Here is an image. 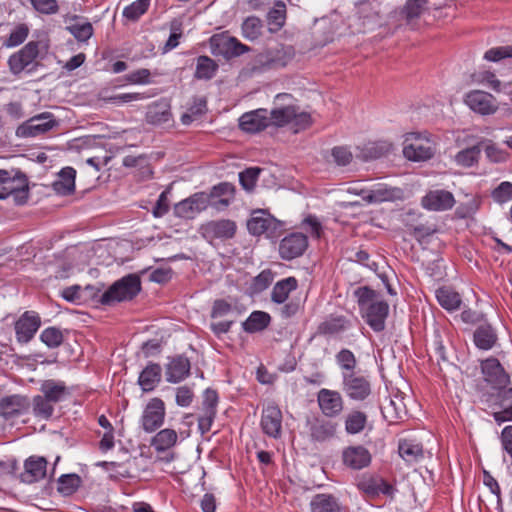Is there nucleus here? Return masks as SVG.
<instances>
[{"label":"nucleus","instance_id":"obj_1","mask_svg":"<svg viewBox=\"0 0 512 512\" xmlns=\"http://www.w3.org/2000/svg\"><path fill=\"white\" fill-rule=\"evenodd\" d=\"M353 294L365 323L376 333L384 331L389 315V304L369 286H360Z\"/></svg>","mask_w":512,"mask_h":512},{"label":"nucleus","instance_id":"obj_2","mask_svg":"<svg viewBox=\"0 0 512 512\" xmlns=\"http://www.w3.org/2000/svg\"><path fill=\"white\" fill-rule=\"evenodd\" d=\"M268 114L271 127L276 129L289 127L294 134L309 129L314 122L311 113L301 110L295 104L276 106Z\"/></svg>","mask_w":512,"mask_h":512},{"label":"nucleus","instance_id":"obj_3","mask_svg":"<svg viewBox=\"0 0 512 512\" xmlns=\"http://www.w3.org/2000/svg\"><path fill=\"white\" fill-rule=\"evenodd\" d=\"M28 195V180L25 175H12L6 170H0V199L11 196L17 205H23L27 202Z\"/></svg>","mask_w":512,"mask_h":512},{"label":"nucleus","instance_id":"obj_4","mask_svg":"<svg viewBox=\"0 0 512 512\" xmlns=\"http://www.w3.org/2000/svg\"><path fill=\"white\" fill-rule=\"evenodd\" d=\"M39 55V43L30 41L20 50L11 54L8 58V67L11 74L19 76L23 72L31 73L36 70Z\"/></svg>","mask_w":512,"mask_h":512},{"label":"nucleus","instance_id":"obj_5","mask_svg":"<svg viewBox=\"0 0 512 512\" xmlns=\"http://www.w3.org/2000/svg\"><path fill=\"white\" fill-rule=\"evenodd\" d=\"M341 388L346 397L355 402H364L372 395L370 378L360 371L342 376Z\"/></svg>","mask_w":512,"mask_h":512},{"label":"nucleus","instance_id":"obj_6","mask_svg":"<svg viewBox=\"0 0 512 512\" xmlns=\"http://www.w3.org/2000/svg\"><path fill=\"white\" fill-rule=\"evenodd\" d=\"M403 148V155L410 161L420 162L431 159L436 152V144L430 134L411 133Z\"/></svg>","mask_w":512,"mask_h":512},{"label":"nucleus","instance_id":"obj_7","mask_svg":"<svg viewBox=\"0 0 512 512\" xmlns=\"http://www.w3.org/2000/svg\"><path fill=\"white\" fill-rule=\"evenodd\" d=\"M319 410L328 419L338 418L344 411V398L338 390L322 388L316 395Z\"/></svg>","mask_w":512,"mask_h":512},{"label":"nucleus","instance_id":"obj_8","mask_svg":"<svg viewBox=\"0 0 512 512\" xmlns=\"http://www.w3.org/2000/svg\"><path fill=\"white\" fill-rule=\"evenodd\" d=\"M31 407L27 396L13 394L0 399V416L13 423L16 419L26 415Z\"/></svg>","mask_w":512,"mask_h":512},{"label":"nucleus","instance_id":"obj_9","mask_svg":"<svg viewBox=\"0 0 512 512\" xmlns=\"http://www.w3.org/2000/svg\"><path fill=\"white\" fill-rule=\"evenodd\" d=\"M58 125V121L50 112H43L28 119L21 125L17 134L23 137L40 136Z\"/></svg>","mask_w":512,"mask_h":512},{"label":"nucleus","instance_id":"obj_10","mask_svg":"<svg viewBox=\"0 0 512 512\" xmlns=\"http://www.w3.org/2000/svg\"><path fill=\"white\" fill-rule=\"evenodd\" d=\"M308 248V237L300 232H292L281 239L279 243V256L281 259L291 261L301 257Z\"/></svg>","mask_w":512,"mask_h":512},{"label":"nucleus","instance_id":"obj_11","mask_svg":"<svg viewBox=\"0 0 512 512\" xmlns=\"http://www.w3.org/2000/svg\"><path fill=\"white\" fill-rule=\"evenodd\" d=\"M41 326L39 313L33 310L25 311L15 322L16 339L21 344L29 343Z\"/></svg>","mask_w":512,"mask_h":512},{"label":"nucleus","instance_id":"obj_12","mask_svg":"<svg viewBox=\"0 0 512 512\" xmlns=\"http://www.w3.org/2000/svg\"><path fill=\"white\" fill-rule=\"evenodd\" d=\"M464 103L475 113L486 116L498 110L495 97L482 90H472L465 94Z\"/></svg>","mask_w":512,"mask_h":512},{"label":"nucleus","instance_id":"obj_13","mask_svg":"<svg viewBox=\"0 0 512 512\" xmlns=\"http://www.w3.org/2000/svg\"><path fill=\"white\" fill-rule=\"evenodd\" d=\"M236 230V223L230 219L208 221L200 228L202 236L209 241L231 239L235 236Z\"/></svg>","mask_w":512,"mask_h":512},{"label":"nucleus","instance_id":"obj_14","mask_svg":"<svg viewBox=\"0 0 512 512\" xmlns=\"http://www.w3.org/2000/svg\"><path fill=\"white\" fill-rule=\"evenodd\" d=\"M219 402L218 393L213 389H206L203 394L202 413L198 417V429L202 435L211 430L217 414Z\"/></svg>","mask_w":512,"mask_h":512},{"label":"nucleus","instance_id":"obj_15","mask_svg":"<svg viewBox=\"0 0 512 512\" xmlns=\"http://www.w3.org/2000/svg\"><path fill=\"white\" fill-rule=\"evenodd\" d=\"M210 46L214 54L225 57L239 56L249 50L237 38L225 34H215L210 38Z\"/></svg>","mask_w":512,"mask_h":512},{"label":"nucleus","instance_id":"obj_16","mask_svg":"<svg viewBox=\"0 0 512 512\" xmlns=\"http://www.w3.org/2000/svg\"><path fill=\"white\" fill-rule=\"evenodd\" d=\"M442 8V4L431 3L429 0H407L401 10V15L406 24L412 28H416L418 20L429 13L430 10H438Z\"/></svg>","mask_w":512,"mask_h":512},{"label":"nucleus","instance_id":"obj_17","mask_svg":"<svg viewBox=\"0 0 512 512\" xmlns=\"http://www.w3.org/2000/svg\"><path fill=\"white\" fill-rule=\"evenodd\" d=\"M481 372L484 380L494 388L506 387L510 383L509 374L495 357H489L481 362Z\"/></svg>","mask_w":512,"mask_h":512},{"label":"nucleus","instance_id":"obj_18","mask_svg":"<svg viewBox=\"0 0 512 512\" xmlns=\"http://www.w3.org/2000/svg\"><path fill=\"white\" fill-rule=\"evenodd\" d=\"M271 127L268 110L259 108L242 114L239 118V128L248 134H257Z\"/></svg>","mask_w":512,"mask_h":512},{"label":"nucleus","instance_id":"obj_19","mask_svg":"<svg viewBox=\"0 0 512 512\" xmlns=\"http://www.w3.org/2000/svg\"><path fill=\"white\" fill-rule=\"evenodd\" d=\"M278 228V221L266 210H254L247 222V229L254 236L272 235Z\"/></svg>","mask_w":512,"mask_h":512},{"label":"nucleus","instance_id":"obj_20","mask_svg":"<svg viewBox=\"0 0 512 512\" xmlns=\"http://www.w3.org/2000/svg\"><path fill=\"white\" fill-rule=\"evenodd\" d=\"M165 404L160 398H152L146 405L141 418L142 427L147 432L158 429L165 419Z\"/></svg>","mask_w":512,"mask_h":512},{"label":"nucleus","instance_id":"obj_21","mask_svg":"<svg viewBox=\"0 0 512 512\" xmlns=\"http://www.w3.org/2000/svg\"><path fill=\"white\" fill-rule=\"evenodd\" d=\"M207 209V197L205 192H197L190 197L178 202L174 206L176 217L193 219L198 213Z\"/></svg>","mask_w":512,"mask_h":512},{"label":"nucleus","instance_id":"obj_22","mask_svg":"<svg viewBox=\"0 0 512 512\" xmlns=\"http://www.w3.org/2000/svg\"><path fill=\"white\" fill-rule=\"evenodd\" d=\"M260 425L265 435L274 439L281 437L282 412L276 404L271 403L263 408Z\"/></svg>","mask_w":512,"mask_h":512},{"label":"nucleus","instance_id":"obj_23","mask_svg":"<svg viewBox=\"0 0 512 512\" xmlns=\"http://www.w3.org/2000/svg\"><path fill=\"white\" fill-rule=\"evenodd\" d=\"M207 208L210 206L218 211L226 209L234 200L235 187L228 182H221L213 186L209 193H206Z\"/></svg>","mask_w":512,"mask_h":512},{"label":"nucleus","instance_id":"obj_24","mask_svg":"<svg viewBox=\"0 0 512 512\" xmlns=\"http://www.w3.org/2000/svg\"><path fill=\"white\" fill-rule=\"evenodd\" d=\"M178 435L173 429H162L156 433L151 439V446L158 452H165L164 456H159L158 460L165 463H170L174 460V453L171 449L177 443Z\"/></svg>","mask_w":512,"mask_h":512},{"label":"nucleus","instance_id":"obj_25","mask_svg":"<svg viewBox=\"0 0 512 512\" xmlns=\"http://www.w3.org/2000/svg\"><path fill=\"white\" fill-rule=\"evenodd\" d=\"M357 488L371 498H375L380 494L393 497L396 488L385 479L378 476H364L358 483Z\"/></svg>","mask_w":512,"mask_h":512},{"label":"nucleus","instance_id":"obj_26","mask_svg":"<svg viewBox=\"0 0 512 512\" xmlns=\"http://www.w3.org/2000/svg\"><path fill=\"white\" fill-rule=\"evenodd\" d=\"M342 462L351 470H361L368 467L372 461L370 451L362 445H351L343 449Z\"/></svg>","mask_w":512,"mask_h":512},{"label":"nucleus","instance_id":"obj_27","mask_svg":"<svg viewBox=\"0 0 512 512\" xmlns=\"http://www.w3.org/2000/svg\"><path fill=\"white\" fill-rule=\"evenodd\" d=\"M421 205L428 211H446L455 205V198L447 190H430L422 197Z\"/></svg>","mask_w":512,"mask_h":512},{"label":"nucleus","instance_id":"obj_28","mask_svg":"<svg viewBox=\"0 0 512 512\" xmlns=\"http://www.w3.org/2000/svg\"><path fill=\"white\" fill-rule=\"evenodd\" d=\"M363 200L368 203H382L395 201L402 196V190L397 187H391L384 183L376 184L369 190L361 192Z\"/></svg>","mask_w":512,"mask_h":512},{"label":"nucleus","instance_id":"obj_29","mask_svg":"<svg viewBox=\"0 0 512 512\" xmlns=\"http://www.w3.org/2000/svg\"><path fill=\"white\" fill-rule=\"evenodd\" d=\"M128 296V275L114 282L98 299V302L104 306H113Z\"/></svg>","mask_w":512,"mask_h":512},{"label":"nucleus","instance_id":"obj_30","mask_svg":"<svg viewBox=\"0 0 512 512\" xmlns=\"http://www.w3.org/2000/svg\"><path fill=\"white\" fill-rule=\"evenodd\" d=\"M294 57V49L291 46L281 45L274 49H268L264 55L263 65L271 69L283 68Z\"/></svg>","mask_w":512,"mask_h":512},{"label":"nucleus","instance_id":"obj_31","mask_svg":"<svg viewBox=\"0 0 512 512\" xmlns=\"http://www.w3.org/2000/svg\"><path fill=\"white\" fill-rule=\"evenodd\" d=\"M190 373V361L185 356L172 358L166 367V380L170 383H178L184 380Z\"/></svg>","mask_w":512,"mask_h":512},{"label":"nucleus","instance_id":"obj_32","mask_svg":"<svg viewBox=\"0 0 512 512\" xmlns=\"http://www.w3.org/2000/svg\"><path fill=\"white\" fill-rule=\"evenodd\" d=\"M309 431L312 440L317 442H325L335 436L337 431V423L330 421L328 418H316L310 424Z\"/></svg>","mask_w":512,"mask_h":512},{"label":"nucleus","instance_id":"obj_33","mask_svg":"<svg viewBox=\"0 0 512 512\" xmlns=\"http://www.w3.org/2000/svg\"><path fill=\"white\" fill-rule=\"evenodd\" d=\"M310 512H341L342 506L336 496L329 493L314 495L309 504Z\"/></svg>","mask_w":512,"mask_h":512},{"label":"nucleus","instance_id":"obj_34","mask_svg":"<svg viewBox=\"0 0 512 512\" xmlns=\"http://www.w3.org/2000/svg\"><path fill=\"white\" fill-rule=\"evenodd\" d=\"M24 478L27 482H36L46 475L47 460L44 457L31 456L24 463Z\"/></svg>","mask_w":512,"mask_h":512},{"label":"nucleus","instance_id":"obj_35","mask_svg":"<svg viewBox=\"0 0 512 512\" xmlns=\"http://www.w3.org/2000/svg\"><path fill=\"white\" fill-rule=\"evenodd\" d=\"M351 326L345 316H331L318 325L317 333L325 336H334L343 333Z\"/></svg>","mask_w":512,"mask_h":512},{"label":"nucleus","instance_id":"obj_36","mask_svg":"<svg viewBox=\"0 0 512 512\" xmlns=\"http://www.w3.org/2000/svg\"><path fill=\"white\" fill-rule=\"evenodd\" d=\"M439 305L448 312L456 311L462 304V298L458 292L448 286H442L435 292Z\"/></svg>","mask_w":512,"mask_h":512},{"label":"nucleus","instance_id":"obj_37","mask_svg":"<svg viewBox=\"0 0 512 512\" xmlns=\"http://www.w3.org/2000/svg\"><path fill=\"white\" fill-rule=\"evenodd\" d=\"M76 170L72 167H64L58 174V179L53 183L54 191L59 195H69L75 191Z\"/></svg>","mask_w":512,"mask_h":512},{"label":"nucleus","instance_id":"obj_38","mask_svg":"<svg viewBox=\"0 0 512 512\" xmlns=\"http://www.w3.org/2000/svg\"><path fill=\"white\" fill-rule=\"evenodd\" d=\"M368 424V415L359 409H352L344 419L345 431L349 435L362 433Z\"/></svg>","mask_w":512,"mask_h":512},{"label":"nucleus","instance_id":"obj_39","mask_svg":"<svg viewBox=\"0 0 512 512\" xmlns=\"http://www.w3.org/2000/svg\"><path fill=\"white\" fill-rule=\"evenodd\" d=\"M153 169L146 156H139L134 159H130V176L136 182H143L153 177Z\"/></svg>","mask_w":512,"mask_h":512},{"label":"nucleus","instance_id":"obj_40","mask_svg":"<svg viewBox=\"0 0 512 512\" xmlns=\"http://www.w3.org/2000/svg\"><path fill=\"white\" fill-rule=\"evenodd\" d=\"M473 341L477 348L490 350L497 341V334L491 325H480L473 334Z\"/></svg>","mask_w":512,"mask_h":512},{"label":"nucleus","instance_id":"obj_41","mask_svg":"<svg viewBox=\"0 0 512 512\" xmlns=\"http://www.w3.org/2000/svg\"><path fill=\"white\" fill-rule=\"evenodd\" d=\"M271 322V316L264 311H253L242 323V329L247 333H256L265 330Z\"/></svg>","mask_w":512,"mask_h":512},{"label":"nucleus","instance_id":"obj_42","mask_svg":"<svg viewBox=\"0 0 512 512\" xmlns=\"http://www.w3.org/2000/svg\"><path fill=\"white\" fill-rule=\"evenodd\" d=\"M391 150L392 144L388 141L368 142L361 148L359 157L364 161H369L385 156Z\"/></svg>","mask_w":512,"mask_h":512},{"label":"nucleus","instance_id":"obj_43","mask_svg":"<svg viewBox=\"0 0 512 512\" xmlns=\"http://www.w3.org/2000/svg\"><path fill=\"white\" fill-rule=\"evenodd\" d=\"M161 380V367L159 364H150L140 373L138 383L144 392L154 390Z\"/></svg>","mask_w":512,"mask_h":512},{"label":"nucleus","instance_id":"obj_44","mask_svg":"<svg viewBox=\"0 0 512 512\" xmlns=\"http://www.w3.org/2000/svg\"><path fill=\"white\" fill-rule=\"evenodd\" d=\"M298 282L294 277L282 279L274 285L271 292V300L277 304H283L288 299L290 293L297 289Z\"/></svg>","mask_w":512,"mask_h":512},{"label":"nucleus","instance_id":"obj_45","mask_svg":"<svg viewBox=\"0 0 512 512\" xmlns=\"http://www.w3.org/2000/svg\"><path fill=\"white\" fill-rule=\"evenodd\" d=\"M218 67L215 60L209 56L201 55L196 59L194 78L197 80H210L216 75Z\"/></svg>","mask_w":512,"mask_h":512},{"label":"nucleus","instance_id":"obj_46","mask_svg":"<svg viewBox=\"0 0 512 512\" xmlns=\"http://www.w3.org/2000/svg\"><path fill=\"white\" fill-rule=\"evenodd\" d=\"M481 155V144L462 149L454 156V161L458 166L469 168L476 165Z\"/></svg>","mask_w":512,"mask_h":512},{"label":"nucleus","instance_id":"obj_47","mask_svg":"<svg viewBox=\"0 0 512 512\" xmlns=\"http://www.w3.org/2000/svg\"><path fill=\"white\" fill-rule=\"evenodd\" d=\"M207 112V99L206 97H194L188 110L181 116V122L184 125L191 124L196 118L204 115Z\"/></svg>","mask_w":512,"mask_h":512},{"label":"nucleus","instance_id":"obj_48","mask_svg":"<svg viewBox=\"0 0 512 512\" xmlns=\"http://www.w3.org/2000/svg\"><path fill=\"white\" fill-rule=\"evenodd\" d=\"M399 455L406 462H415L423 457V447L421 444L412 440H402L398 446Z\"/></svg>","mask_w":512,"mask_h":512},{"label":"nucleus","instance_id":"obj_49","mask_svg":"<svg viewBox=\"0 0 512 512\" xmlns=\"http://www.w3.org/2000/svg\"><path fill=\"white\" fill-rule=\"evenodd\" d=\"M170 117V107L165 102H159L150 105L146 113L147 121L151 124H161L168 122Z\"/></svg>","mask_w":512,"mask_h":512},{"label":"nucleus","instance_id":"obj_50","mask_svg":"<svg viewBox=\"0 0 512 512\" xmlns=\"http://www.w3.org/2000/svg\"><path fill=\"white\" fill-rule=\"evenodd\" d=\"M335 360L341 370V377L349 373L357 372V359L355 354L347 349H341L336 355Z\"/></svg>","mask_w":512,"mask_h":512},{"label":"nucleus","instance_id":"obj_51","mask_svg":"<svg viewBox=\"0 0 512 512\" xmlns=\"http://www.w3.org/2000/svg\"><path fill=\"white\" fill-rule=\"evenodd\" d=\"M286 19V5L283 1H276L274 6L270 9L267 14L268 24L271 26V31L280 30L284 24Z\"/></svg>","mask_w":512,"mask_h":512},{"label":"nucleus","instance_id":"obj_52","mask_svg":"<svg viewBox=\"0 0 512 512\" xmlns=\"http://www.w3.org/2000/svg\"><path fill=\"white\" fill-rule=\"evenodd\" d=\"M41 391L50 401L57 403L66 394V386L64 382L46 380L41 385Z\"/></svg>","mask_w":512,"mask_h":512},{"label":"nucleus","instance_id":"obj_53","mask_svg":"<svg viewBox=\"0 0 512 512\" xmlns=\"http://www.w3.org/2000/svg\"><path fill=\"white\" fill-rule=\"evenodd\" d=\"M471 81L475 84L486 85L495 92L502 89L501 81L496 77L495 73L489 70L475 72L471 75Z\"/></svg>","mask_w":512,"mask_h":512},{"label":"nucleus","instance_id":"obj_54","mask_svg":"<svg viewBox=\"0 0 512 512\" xmlns=\"http://www.w3.org/2000/svg\"><path fill=\"white\" fill-rule=\"evenodd\" d=\"M481 147L483 146L487 159L493 163H503L509 158V153L498 147L492 140H482L480 142Z\"/></svg>","mask_w":512,"mask_h":512},{"label":"nucleus","instance_id":"obj_55","mask_svg":"<svg viewBox=\"0 0 512 512\" xmlns=\"http://www.w3.org/2000/svg\"><path fill=\"white\" fill-rule=\"evenodd\" d=\"M274 274L270 269L262 270L257 276H255L250 285L249 291L252 295L260 294L265 291L273 282Z\"/></svg>","mask_w":512,"mask_h":512},{"label":"nucleus","instance_id":"obj_56","mask_svg":"<svg viewBox=\"0 0 512 512\" xmlns=\"http://www.w3.org/2000/svg\"><path fill=\"white\" fill-rule=\"evenodd\" d=\"M30 28L26 23L17 24L4 40L3 45L12 48L21 45L27 39Z\"/></svg>","mask_w":512,"mask_h":512},{"label":"nucleus","instance_id":"obj_57","mask_svg":"<svg viewBox=\"0 0 512 512\" xmlns=\"http://www.w3.org/2000/svg\"><path fill=\"white\" fill-rule=\"evenodd\" d=\"M262 21L256 16L247 17L242 23V36L250 41H254L262 33Z\"/></svg>","mask_w":512,"mask_h":512},{"label":"nucleus","instance_id":"obj_58","mask_svg":"<svg viewBox=\"0 0 512 512\" xmlns=\"http://www.w3.org/2000/svg\"><path fill=\"white\" fill-rule=\"evenodd\" d=\"M358 18L370 22L379 17L378 3L375 0H363L357 4Z\"/></svg>","mask_w":512,"mask_h":512},{"label":"nucleus","instance_id":"obj_59","mask_svg":"<svg viewBox=\"0 0 512 512\" xmlns=\"http://www.w3.org/2000/svg\"><path fill=\"white\" fill-rule=\"evenodd\" d=\"M40 340L48 348H58L64 341V335L61 329L51 326L41 332Z\"/></svg>","mask_w":512,"mask_h":512},{"label":"nucleus","instance_id":"obj_60","mask_svg":"<svg viewBox=\"0 0 512 512\" xmlns=\"http://www.w3.org/2000/svg\"><path fill=\"white\" fill-rule=\"evenodd\" d=\"M47 397L37 395L33 398V413L36 417L41 419H49L53 412L54 407Z\"/></svg>","mask_w":512,"mask_h":512},{"label":"nucleus","instance_id":"obj_61","mask_svg":"<svg viewBox=\"0 0 512 512\" xmlns=\"http://www.w3.org/2000/svg\"><path fill=\"white\" fill-rule=\"evenodd\" d=\"M183 37V29H182V23L178 21H173L170 26V35L161 48L162 54H166L180 44V40Z\"/></svg>","mask_w":512,"mask_h":512},{"label":"nucleus","instance_id":"obj_62","mask_svg":"<svg viewBox=\"0 0 512 512\" xmlns=\"http://www.w3.org/2000/svg\"><path fill=\"white\" fill-rule=\"evenodd\" d=\"M81 478L77 474H65L58 479V491L63 495L73 494L80 486Z\"/></svg>","mask_w":512,"mask_h":512},{"label":"nucleus","instance_id":"obj_63","mask_svg":"<svg viewBox=\"0 0 512 512\" xmlns=\"http://www.w3.org/2000/svg\"><path fill=\"white\" fill-rule=\"evenodd\" d=\"M493 201L497 204H505L512 200V183L503 181L496 186L490 194Z\"/></svg>","mask_w":512,"mask_h":512},{"label":"nucleus","instance_id":"obj_64","mask_svg":"<svg viewBox=\"0 0 512 512\" xmlns=\"http://www.w3.org/2000/svg\"><path fill=\"white\" fill-rule=\"evenodd\" d=\"M483 58L488 62H499L506 58H512V45L490 48L484 53Z\"/></svg>","mask_w":512,"mask_h":512}]
</instances>
